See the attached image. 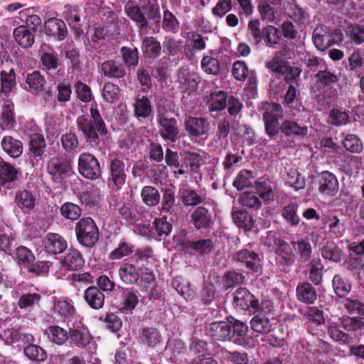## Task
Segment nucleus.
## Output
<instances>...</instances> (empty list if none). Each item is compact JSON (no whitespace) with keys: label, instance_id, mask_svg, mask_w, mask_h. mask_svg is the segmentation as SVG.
I'll return each instance as SVG.
<instances>
[{"label":"nucleus","instance_id":"obj_43","mask_svg":"<svg viewBox=\"0 0 364 364\" xmlns=\"http://www.w3.org/2000/svg\"><path fill=\"white\" fill-rule=\"evenodd\" d=\"M46 82L44 76L37 70L28 73L26 78V83L28 87V90L33 95H38L42 92Z\"/></svg>","mask_w":364,"mask_h":364},{"label":"nucleus","instance_id":"obj_47","mask_svg":"<svg viewBox=\"0 0 364 364\" xmlns=\"http://www.w3.org/2000/svg\"><path fill=\"white\" fill-rule=\"evenodd\" d=\"M232 216L235 224L239 228H242L245 231L252 230L254 226L255 222L252 216L246 210H233Z\"/></svg>","mask_w":364,"mask_h":364},{"label":"nucleus","instance_id":"obj_6","mask_svg":"<svg viewBox=\"0 0 364 364\" xmlns=\"http://www.w3.org/2000/svg\"><path fill=\"white\" fill-rule=\"evenodd\" d=\"M156 122L161 137L166 142H176L180 133L178 121L165 107H158Z\"/></svg>","mask_w":364,"mask_h":364},{"label":"nucleus","instance_id":"obj_12","mask_svg":"<svg viewBox=\"0 0 364 364\" xmlns=\"http://www.w3.org/2000/svg\"><path fill=\"white\" fill-rule=\"evenodd\" d=\"M184 130L193 141L207 139L210 131V123L205 117L186 116L184 119Z\"/></svg>","mask_w":364,"mask_h":364},{"label":"nucleus","instance_id":"obj_62","mask_svg":"<svg viewBox=\"0 0 364 364\" xmlns=\"http://www.w3.org/2000/svg\"><path fill=\"white\" fill-rule=\"evenodd\" d=\"M19 14L21 21L25 22V26L33 31H36L38 27L41 25L42 20L41 17L33 14L31 9L22 10Z\"/></svg>","mask_w":364,"mask_h":364},{"label":"nucleus","instance_id":"obj_32","mask_svg":"<svg viewBox=\"0 0 364 364\" xmlns=\"http://www.w3.org/2000/svg\"><path fill=\"white\" fill-rule=\"evenodd\" d=\"M296 296L297 300L301 303L313 304L317 299V293L311 284L304 282L297 285Z\"/></svg>","mask_w":364,"mask_h":364},{"label":"nucleus","instance_id":"obj_2","mask_svg":"<svg viewBox=\"0 0 364 364\" xmlns=\"http://www.w3.org/2000/svg\"><path fill=\"white\" fill-rule=\"evenodd\" d=\"M314 77L316 81L311 88V92L315 95V99L318 103L329 104L328 100L337 94V90L334 85L339 80L338 76L325 68L324 70H319Z\"/></svg>","mask_w":364,"mask_h":364},{"label":"nucleus","instance_id":"obj_24","mask_svg":"<svg viewBox=\"0 0 364 364\" xmlns=\"http://www.w3.org/2000/svg\"><path fill=\"white\" fill-rule=\"evenodd\" d=\"M182 249L186 252H193L200 255H209L214 249V244L211 239L198 240H184L181 243Z\"/></svg>","mask_w":364,"mask_h":364},{"label":"nucleus","instance_id":"obj_55","mask_svg":"<svg viewBox=\"0 0 364 364\" xmlns=\"http://www.w3.org/2000/svg\"><path fill=\"white\" fill-rule=\"evenodd\" d=\"M291 245L293 247L297 250L299 255V261L301 263H305L311 260L312 248L308 240L301 239L298 241H293L291 242Z\"/></svg>","mask_w":364,"mask_h":364},{"label":"nucleus","instance_id":"obj_25","mask_svg":"<svg viewBox=\"0 0 364 364\" xmlns=\"http://www.w3.org/2000/svg\"><path fill=\"white\" fill-rule=\"evenodd\" d=\"M281 134L288 139L304 137L308 134V127L294 120L285 119L282 122Z\"/></svg>","mask_w":364,"mask_h":364},{"label":"nucleus","instance_id":"obj_4","mask_svg":"<svg viewBox=\"0 0 364 364\" xmlns=\"http://www.w3.org/2000/svg\"><path fill=\"white\" fill-rule=\"evenodd\" d=\"M279 28L267 25L261 28L258 19H252L247 24V39L254 46H258L262 42L267 48H275L280 41Z\"/></svg>","mask_w":364,"mask_h":364},{"label":"nucleus","instance_id":"obj_50","mask_svg":"<svg viewBox=\"0 0 364 364\" xmlns=\"http://www.w3.org/2000/svg\"><path fill=\"white\" fill-rule=\"evenodd\" d=\"M46 333L49 340L58 346H62L68 341L69 331H68L59 326H50L46 330Z\"/></svg>","mask_w":364,"mask_h":364},{"label":"nucleus","instance_id":"obj_54","mask_svg":"<svg viewBox=\"0 0 364 364\" xmlns=\"http://www.w3.org/2000/svg\"><path fill=\"white\" fill-rule=\"evenodd\" d=\"M23 354L28 359L33 362H43L47 358L46 351L33 343L24 346Z\"/></svg>","mask_w":364,"mask_h":364},{"label":"nucleus","instance_id":"obj_58","mask_svg":"<svg viewBox=\"0 0 364 364\" xmlns=\"http://www.w3.org/2000/svg\"><path fill=\"white\" fill-rule=\"evenodd\" d=\"M60 142L64 151L69 154L76 153L79 146V139L76 134L70 132L63 134L60 136Z\"/></svg>","mask_w":364,"mask_h":364},{"label":"nucleus","instance_id":"obj_52","mask_svg":"<svg viewBox=\"0 0 364 364\" xmlns=\"http://www.w3.org/2000/svg\"><path fill=\"white\" fill-rule=\"evenodd\" d=\"M252 329L261 334H267L272 329V325L269 319L264 315L257 314L250 321Z\"/></svg>","mask_w":364,"mask_h":364},{"label":"nucleus","instance_id":"obj_15","mask_svg":"<svg viewBox=\"0 0 364 364\" xmlns=\"http://www.w3.org/2000/svg\"><path fill=\"white\" fill-rule=\"evenodd\" d=\"M95 58L96 63L100 65L99 68L105 77L109 79L120 80L126 76L127 70L123 63L114 59L107 60L101 63L102 58L97 55Z\"/></svg>","mask_w":364,"mask_h":364},{"label":"nucleus","instance_id":"obj_16","mask_svg":"<svg viewBox=\"0 0 364 364\" xmlns=\"http://www.w3.org/2000/svg\"><path fill=\"white\" fill-rule=\"evenodd\" d=\"M139 343L149 348L156 350L163 343V336L160 330L154 326H145L139 330Z\"/></svg>","mask_w":364,"mask_h":364},{"label":"nucleus","instance_id":"obj_53","mask_svg":"<svg viewBox=\"0 0 364 364\" xmlns=\"http://www.w3.org/2000/svg\"><path fill=\"white\" fill-rule=\"evenodd\" d=\"M141 197L143 203L147 206L153 207L160 202V193L153 186H144L141 191Z\"/></svg>","mask_w":364,"mask_h":364},{"label":"nucleus","instance_id":"obj_45","mask_svg":"<svg viewBox=\"0 0 364 364\" xmlns=\"http://www.w3.org/2000/svg\"><path fill=\"white\" fill-rule=\"evenodd\" d=\"M134 252V245L125 239H122L119 241L118 246L109 253L108 259L111 261L119 260L132 255Z\"/></svg>","mask_w":364,"mask_h":364},{"label":"nucleus","instance_id":"obj_64","mask_svg":"<svg viewBox=\"0 0 364 364\" xmlns=\"http://www.w3.org/2000/svg\"><path fill=\"white\" fill-rule=\"evenodd\" d=\"M63 17L76 36H80L82 30L80 27V16L76 9H68L63 12Z\"/></svg>","mask_w":364,"mask_h":364},{"label":"nucleus","instance_id":"obj_59","mask_svg":"<svg viewBox=\"0 0 364 364\" xmlns=\"http://www.w3.org/2000/svg\"><path fill=\"white\" fill-rule=\"evenodd\" d=\"M1 92L6 95L11 92L13 88L16 87V73L14 69H11L9 72L1 70Z\"/></svg>","mask_w":364,"mask_h":364},{"label":"nucleus","instance_id":"obj_17","mask_svg":"<svg viewBox=\"0 0 364 364\" xmlns=\"http://www.w3.org/2000/svg\"><path fill=\"white\" fill-rule=\"evenodd\" d=\"M339 183L336 175L323 171L318 176V191L323 196H335L338 192Z\"/></svg>","mask_w":364,"mask_h":364},{"label":"nucleus","instance_id":"obj_20","mask_svg":"<svg viewBox=\"0 0 364 364\" xmlns=\"http://www.w3.org/2000/svg\"><path fill=\"white\" fill-rule=\"evenodd\" d=\"M235 259L252 273L258 272L262 267L259 255L251 250L242 249L239 250L235 254Z\"/></svg>","mask_w":364,"mask_h":364},{"label":"nucleus","instance_id":"obj_44","mask_svg":"<svg viewBox=\"0 0 364 364\" xmlns=\"http://www.w3.org/2000/svg\"><path fill=\"white\" fill-rule=\"evenodd\" d=\"M54 312L63 318H68L75 314L73 301L68 297L55 299L53 306Z\"/></svg>","mask_w":364,"mask_h":364},{"label":"nucleus","instance_id":"obj_21","mask_svg":"<svg viewBox=\"0 0 364 364\" xmlns=\"http://www.w3.org/2000/svg\"><path fill=\"white\" fill-rule=\"evenodd\" d=\"M45 251L52 255L63 252L68 247L66 240L60 234L48 232L43 240Z\"/></svg>","mask_w":364,"mask_h":364},{"label":"nucleus","instance_id":"obj_33","mask_svg":"<svg viewBox=\"0 0 364 364\" xmlns=\"http://www.w3.org/2000/svg\"><path fill=\"white\" fill-rule=\"evenodd\" d=\"M204 164L202 156L197 152L183 151L181 154V168H188L191 172L198 173Z\"/></svg>","mask_w":364,"mask_h":364},{"label":"nucleus","instance_id":"obj_51","mask_svg":"<svg viewBox=\"0 0 364 364\" xmlns=\"http://www.w3.org/2000/svg\"><path fill=\"white\" fill-rule=\"evenodd\" d=\"M343 254L342 250L334 242H327L321 249L322 257L334 262H341Z\"/></svg>","mask_w":364,"mask_h":364},{"label":"nucleus","instance_id":"obj_40","mask_svg":"<svg viewBox=\"0 0 364 364\" xmlns=\"http://www.w3.org/2000/svg\"><path fill=\"white\" fill-rule=\"evenodd\" d=\"M46 147V140L42 134H34L31 136L29 151L36 161L42 159L43 156L45 155Z\"/></svg>","mask_w":364,"mask_h":364},{"label":"nucleus","instance_id":"obj_56","mask_svg":"<svg viewBox=\"0 0 364 364\" xmlns=\"http://www.w3.org/2000/svg\"><path fill=\"white\" fill-rule=\"evenodd\" d=\"M60 213L61 216L65 219L75 221L80 218L82 209L75 203L65 202L60 206Z\"/></svg>","mask_w":364,"mask_h":364},{"label":"nucleus","instance_id":"obj_36","mask_svg":"<svg viewBox=\"0 0 364 364\" xmlns=\"http://www.w3.org/2000/svg\"><path fill=\"white\" fill-rule=\"evenodd\" d=\"M141 50L146 58L156 59L161 53V46L159 41L153 36H145L142 39Z\"/></svg>","mask_w":364,"mask_h":364},{"label":"nucleus","instance_id":"obj_19","mask_svg":"<svg viewBox=\"0 0 364 364\" xmlns=\"http://www.w3.org/2000/svg\"><path fill=\"white\" fill-rule=\"evenodd\" d=\"M191 223L196 230H210L214 225L212 213L204 206H198L191 214Z\"/></svg>","mask_w":364,"mask_h":364},{"label":"nucleus","instance_id":"obj_29","mask_svg":"<svg viewBox=\"0 0 364 364\" xmlns=\"http://www.w3.org/2000/svg\"><path fill=\"white\" fill-rule=\"evenodd\" d=\"M134 116L139 120L145 119L153 114V107L148 97L142 95L134 98Z\"/></svg>","mask_w":364,"mask_h":364},{"label":"nucleus","instance_id":"obj_1","mask_svg":"<svg viewBox=\"0 0 364 364\" xmlns=\"http://www.w3.org/2000/svg\"><path fill=\"white\" fill-rule=\"evenodd\" d=\"M76 127L87 143L98 145L100 137L108 134L106 124L97 109V105H92L90 115L82 114L76 119Z\"/></svg>","mask_w":364,"mask_h":364},{"label":"nucleus","instance_id":"obj_48","mask_svg":"<svg viewBox=\"0 0 364 364\" xmlns=\"http://www.w3.org/2000/svg\"><path fill=\"white\" fill-rule=\"evenodd\" d=\"M15 124L14 105L10 102H7V103H5L2 107L0 117V128L2 130L11 129L14 127Z\"/></svg>","mask_w":364,"mask_h":364},{"label":"nucleus","instance_id":"obj_34","mask_svg":"<svg viewBox=\"0 0 364 364\" xmlns=\"http://www.w3.org/2000/svg\"><path fill=\"white\" fill-rule=\"evenodd\" d=\"M83 297L89 306L93 309H101L105 303L104 293L95 286H91L86 289Z\"/></svg>","mask_w":364,"mask_h":364},{"label":"nucleus","instance_id":"obj_9","mask_svg":"<svg viewBox=\"0 0 364 364\" xmlns=\"http://www.w3.org/2000/svg\"><path fill=\"white\" fill-rule=\"evenodd\" d=\"M79 173L90 180H96L102 176V169L98 159L91 153L83 152L77 160Z\"/></svg>","mask_w":364,"mask_h":364},{"label":"nucleus","instance_id":"obj_42","mask_svg":"<svg viewBox=\"0 0 364 364\" xmlns=\"http://www.w3.org/2000/svg\"><path fill=\"white\" fill-rule=\"evenodd\" d=\"M162 198L161 200V211L165 213L173 214L176 209L175 191L171 188L161 189Z\"/></svg>","mask_w":364,"mask_h":364},{"label":"nucleus","instance_id":"obj_3","mask_svg":"<svg viewBox=\"0 0 364 364\" xmlns=\"http://www.w3.org/2000/svg\"><path fill=\"white\" fill-rule=\"evenodd\" d=\"M125 10L129 18L141 30H146L149 20L158 22L161 17L159 6L156 0H145L138 5H127Z\"/></svg>","mask_w":364,"mask_h":364},{"label":"nucleus","instance_id":"obj_46","mask_svg":"<svg viewBox=\"0 0 364 364\" xmlns=\"http://www.w3.org/2000/svg\"><path fill=\"white\" fill-rule=\"evenodd\" d=\"M332 287L335 294L339 297L348 295L352 288L350 279L341 274H336L333 276Z\"/></svg>","mask_w":364,"mask_h":364},{"label":"nucleus","instance_id":"obj_35","mask_svg":"<svg viewBox=\"0 0 364 364\" xmlns=\"http://www.w3.org/2000/svg\"><path fill=\"white\" fill-rule=\"evenodd\" d=\"M32 31L27 26L21 25L14 28L13 32L14 38L21 48H30L35 41V36Z\"/></svg>","mask_w":364,"mask_h":364},{"label":"nucleus","instance_id":"obj_31","mask_svg":"<svg viewBox=\"0 0 364 364\" xmlns=\"http://www.w3.org/2000/svg\"><path fill=\"white\" fill-rule=\"evenodd\" d=\"M209 335L215 340H231L230 322L215 321L210 324Z\"/></svg>","mask_w":364,"mask_h":364},{"label":"nucleus","instance_id":"obj_60","mask_svg":"<svg viewBox=\"0 0 364 364\" xmlns=\"http://www.w3.org/2000/svg\"><path fill=\"white\" fill-rule=\"evenodd\" d=\"M117 213L119 217L124 220L128 225H134L138 220L137 215L131 209V205L128 203H119L116 205Z\"/></svg>","mask_w":364,"mask_h":364},{"label":"nucleus","instance_id":"obj_63","mask_svg":"<svg viewBox=\"0 0 364 364\" xmlns=\"http://www.w3.org/2000/svg\"><path fill=\"white\" fill-rule=\"evenodd\" d=\"M121 90L113 82H107L104 84L102 90V96L108 103H114L120 97Z\"/></svg>","mask_w":364,"mask_h":364},{"label":"nucleus","instance_id":"obj_30","mask_svg":"<svg viewBox=\"0 0 364 364\" xmlns=\"http://www.w3.org/2000/svg\"><path fill=\"white\" fill-rule=\"evenodd\" d=\"M172 228L166 215L156 218L152 223L151 237L158 240L166 239L171 232Z\"/></svg>","mask_w":364,"mask_h":364},{"label":"nucleus","instance_id":"obj_5","mask_svg":"<svg viewBox=\"0 0 364 364\" xmlns=\"http://www.w3.org/2000/svg\"><path fill=\"white\" fill-rule=\"evenodd\" d=\"M77 242L82 247L91 249L97 244L100 237V230L90 217L80 219L74 228Z\"/></svg>","mask_w":364,"mask_h":364},{"label":"nucleus","instance_id":"obj_57","mask_svg":"<svg viewBox=\"0 0 364 364\" xmlns=\"http://www.w3.org/2000/svg\"><path fill=\"white\" fill-rule=\"evenodd\" d=\"M299 205L296 203L285 205L282 210V215L285 221L291 226L296 227L300 222V218L297 213Z\"/></svg>","mask_w":364,"mask_h":364},{"label":"nucleus","instance_id":"obj_38","mask_svg":"<svg viewBox=\"0 0 364 364\" xmlns=\"http://www.w3.org/2000/svg\"><path fill=\"white\" fill-rule=\"evenodd\" d=\"M1 145L3 150L11 158H18L23 153L22 142L11 136H5L1 141Z\"/></svg>","mask_w":364,"mask_h":364},{"label":"nucleus","instance_id":"obj_39","mask_svg":"<svg viewBox=\"0 0 364 364\" xmlns=\"http://www.w3.org/2000/svg\"><path fill=\"white\" fill-rule=\"evenodd\" d=\"M40 62L42 70L47 74H49L51 71L58 70L61 65L59 55L54 50L42 53L40 57Z\"/></svg>","mask_w":364,"mask_h":364},{"label":"nucleus","instance_id":"obj_7","mask_svg":"<svg viewBox=\"0 0 364 364\" xmlns=\"http://www.w3.org/2000/svg\"><path fill=\"white\" fill-rule=\"evenodd\" d=\"M284 117L282 106L278 103H266L262 113V120L266 134L274 139L282 130L279 121Z\"/></svg>","mask_w":364,"mask_h":364},{"label":"nucleus","instance_id":"obj_14","mask_svg":"<svg viewBox=\"0 0 364 364\" xmlns=\"http://www.w3.org/2000/svg\"><path fill=\"white\" fill-rule=\"evenodd\" d=\"M92 340L90 330L82 321H75L69 328L68 341L71 346L84 349Z\"/></svg>","mask_w":364,"mask_h":364},{"label":"nucleus","instance_id":"obj_61","mask_svg":"<svg viewBox=\"0 0 364 364\" xmlns=\"http://www.w3.org/2000/svg\"><path fill=\"white\" fill-rule=\"evenodd\" d=\"M55 100L62 105L71 100L72 87L69 82L63 80L56 86Z\"/></svg>","mask_w":364,"mask_h":364},{"label":"nucleus","instance_id":"obj_18","mask_svg":"<svg viewBox=\"0 0 364 364\" xmlns=\"http://www.w3.org/2000/svg\"><path fill=\"white\" fill-rule=\"evenodd\" d=\"M233 304L242 310H248L255 313L258 299L246 288L240 287L234 293Z\"/></svg>","mask_w":364,"mask_h":364},{"label":"nucleus","instance_id":"obj_26","mask_svg":"<svg viewBox=\"0 0 364 364\" xmlns=\"http://www.w3.org/2000/svg\"><path fill=\"white\" fill-rule=\"evenodd\" d=\"M36 196L26 188H21L16 193L14 201L18 207L23 212L33 210L36 205Z\"/></svg>","mask_w":364,"mask_h":364},{"label":"nucleus","instance_id":"obj_41","mask_svg":"<svg viewBox=\"0 0 364 364\" xmlns=\"http://www.w3.org/2000/svg\"><path fill=\"white\" fill-rule=\"evenodd\" d=\"M139 303V291L131 288L124 289L122 294L121 308L127 313H131Z\"/></svg>","mask_w":364,"mask_h":364},{"label":"nucleus","instance_id":"obj_23","mask_svg":"<svg viewBox=\"0 0 364 364\" xmlns=\"http://www.w3.org/2000/svg\"><path fill=\"white\" fill-rule=\"evenodd\" d=\"M20 173L18 168L0 159V179L4 181L5 189H14L18 186L16 181Z\"/></svg>","mask_w":364,"mask_h":364},{"label":"nucleus","instance_id":"obj_37","mask_svg":"<svg viewBox=\"0 0 364 364\" xmlns=\"http://www.w3.org/2000/svg\"><path fill=\"white\" fill-rule=\"evenodd\" d=\"M228 92L223 90L212 92L209 95L208 106L210 112H220L227 107Z\"/></svg>","mask_w":364,"mask_h":364},{"label":"nucleus","instance_id":"obj_28","mask_svg":"<svg viewBox=\"0 0 364 364\" xmlns=\"http://www.w3.org/2000/svg\"><path fill=\"white\" fill-rule=\"evenodd\" d=\"M63 267L68 271H77L85 266V259L77 249H70L62 261Z\"/></svg>","mask_w":364,"mask_h":364},{"label":"nucleus","instance_id":"obj_49","mask_svg":"<svg viewBox=\"0 0 364 364\" xmlns=\"http://www.w3.org/2000/svg\"><path fill=\"white\" fill-rule=\"evenodd\" d=\"M123 64L128 69H134L139 64V50L136 48L123 46L120 48Z\"/></svg>","mask_w":364,"mask_h":364},{"label":"nucleus","instance_id":"obj_27","mask_svg":"<svg viewBox=\"0 0 364 364\" xmlns=\"http://www.w3.org/2000/svg\"><path fill=\"white\" fill-rule=\"evenodd\" d=\"M118 275L124 284L129 285L136 284L140 277L139 269L135 264L127 261L120 264Z\"/></svg>","mask_w":364,"mask_h":364},{"label":"nucleus","instance_id":"obj_10","mask_svg":"<svg viewBox=\"0 0 364 364\" xmlns=\"http://www.w3.org/2000/svg\"><path fill=\"white\" fill-rule=\"evenodd\" d=\"M46 168L51 180L56 183H61L72 173L70 160L60 156L50 158Z\"/></svg>","mask_w":364,"mask_h":364},{"label":"nucleus","instance_id":"obj_8","mask_svg":"<svg viewBox=\"0 0 364 364\" xmlns=\"http://www.w3.org/2000/svg\"><path fill=\"white\" fill-rule=\"evenodd\" d=\"M276 246V265L285 273L289 272L296 261V254L290 244L282 238H276L274 241Z\"/></svg>","mask_w":364,"mask_h":364},{"label":"nucleus","instance_id":"obj_13","mask_svg":"<svg viewBox=\"0 0 364 364\" xmlns=\"http://www.w3.org/2000/svg\"><path fill=\"white\" fill-rule=\"evenodd\" d=\"M333 36L341 41L343 33L339 30L331 29L326 26L320 25L314 30L312 39L315 46L323 51L335 43Z\"/></svg>","mask_w":364,"mask_h":364},{"label":"nucleus","instance_id":"obj_22","mask_svg":"<svg viewBox=\"0 0 364 364\" xmlns=\"http://www.w3.org/2000/svg\"><path fill=\"white\" fill-rule=\"evenodd\" d=\"M45 33L59 41H64L68 34L65 23L58 18H50L44 22Z\"/></svg>","mask_w":364,"mask_h":364},{"label":"nucleus","instance_id":"obj_11","mask_svg":"<svg viewBox=\"0 0 364 364\" xmlns=\"http://www.w3.org/2000/svg\"><path fill=\"white\" fill-rule=\"evenodd\" d=\"M125 164L119 157L110 159L107 163V183L113 190H119L125 184Z\"/></svg>","mask_w":364,"mask_h":364}]
</instances>
